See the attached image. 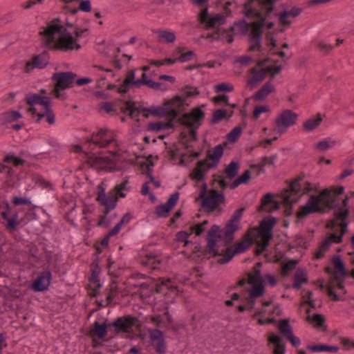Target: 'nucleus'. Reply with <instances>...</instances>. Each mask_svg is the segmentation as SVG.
I'll list each match as a JSON object with an SVG mask.
<instances>
[{
  "label": "nucleus",
  "instance_id": "nucleus-1",
  "mask_svg": "<svg viewBox=\"0 0 354 354\" xmlns=\"http://www.w3.org/2000/svg\"><path fill=\"white\" fill-rule=\"evenodd\" d=\"M132 147L124 150L120 146L115 132L109 129H100L93 133L83 146L90 165L105 171L121 170L132 164L138 158Z\"/></svg>",
  "mask_w": 354,
  "mask_h": 354
},
{
  "label": "nucleus",
  "instance_id": "nucleus-2",
  "mask_svg": "<svg viewBox=\"0 0 354 354\" xmlns=\"http://www.w3.org/2000/svg\"><path fill=\"white\" fill-rule=\"evenodd\" d=\"M277 221L274 217L268 216L260 223L259 227L249 230L245 239L234 246L233 254L227 259H221L219 262L225 263L229 261L235 254L242 253L246 251L253 242L257 245V253L261 254L268 246L270 239L272 238V231Z\"/></svg>",
  "mask_w": 354,
  "mask_h": 354
},
{
  "label": "nucleus",
  "instance_id": "nucleus-3",
  "mask_svg": "<svg viewBox=\"0 0 354 354\" xmlns=\"http://www.w3.org/2000/svg\"><path fill=\"white\" fill-rule=\"evenodd\" d=\"M46 46L52 50L68 51L80 48L76 37L58 20L51 21L44 30Z\"/></svg>",
  "mask_w": 354,
  "mask_h": 354
},
{
  "label": "nucleus",
  "instance_id": "nucleus-4",
  "mask_svg": "<svg viewBox=\"0 0 354 354\" xmlns=\"http://www.w3.org/2000/svg\"><path fill=\"white\" fill-rule=\"evenodd\" d=\"M342 186L331 189H325L318 196L312 195L307 203L301 206L297 212V217L304 218L309 214L319 212L323 208H333L337 205V197L343 194Z\"/></svg>",
  "mask_w": 354,
  "mask_h": 354
},
{
  "label": "nucleus",
  "instance_id": "nucleus-5",
  "mask_svg": "<svg viewBox=\"0 0 354 354\" xmlns=\"http://www.w3.org/2000/svg\"><path fill=\"white\" fill-rule=\"evenodd\" d=\"M243 212V209L236 210L223 230H221L217 225L212 226L207 234V248L209 253L216 254L218 252L216 249L217 236L225 243L230 242L233 239L234 232L239 228Z\"/></svg>",
  "mask_w": 354,
  "mask_h": 354
},
{
  "label": "nucleus",
  "instance_id": "nucleus-6",
  "mask_svg": "<svg viewBox=\"0 0 354 354\" xmlns=\"http://www.w3.org/2000/svg\"><path fill=\"white\" fill-rule=\"evenodd\" d=\"M26 112L35 122H39L46 118L48 124H53L55 116L50 108V99L44 95L29 93L25 97Z\"/></svg>",
  "mask_w": 354,
  "mask_h": 354
},
{
  "label": "nucleus",
  "instance_id": "nucleus-7",
  "mask_svg": "<svg viewBox=\"0 0 354 354\" xmlns=\"http://www.w3.org/2000/svg\"><path fill=\"white\" fill-rule=\"evenodd\" d=\"M348 210L346 207L340 208L335 214L334 221L328 224V227H334L339 225L341 227V234L339 235L332 233L328 235L324 241L319 245L315 252V257L317 259L323 258L328 252L330 246L333 243H339L342 241L343 234L347 231V223L344 221L348 216Z\"/></svg>",
  "mask_w": 354,
  "mask_h": 354
},
{
  "label": "nucleus",
  "instance_id": "nucleus-8",
  "mask_svg": "<svg viewBox=\"0 0 354 354\" xmlns=\"http://www.w3.org/2000/svg\"><path fill=\"white\" fill-rule=\"evenodd\" d=\"M261 265V263H258L252 272L249 274L248 283L250 286V288L248 290L249 297L246 304L239 306V310L241 312L244 310H249L251 313L254 312L256 310L255 299L261 297L265 294L266 291L262 285V277L260 270Z\"/></svg>",
  "mask_w": 354,
  "mask_h": 354
},
{
  "label": "nucleus",
  "instance_id": "nucleus-9",
  "mask_svg": "<svg viewBox=\"0 0 354 354\" xmlns=\"http://www.w3.org/2000/svg\"><path fill=\"white\" fill-rule=\"evenodd\" d=\"M334 268L335 278L333 279L327 288V292L333 300L339 301L343 299L345 294L344 278L346 276L345 265L340 257L335 255L332 259Z\"/></svg>",
  "mask_w": 354,
  "mask_h": 354
},
{
  "label": "nucleus",
  "instance_id": "nucleus-10",
  "mask_svg": "<svg viewBox=\"0 0 354 354\" xmlns=\"http://www.w3.org/2000/svg\"><path fill=\"white\" fill-rule=\"evenodd\" d=\"M142 85H146L149 88L155 91H165L169 90V85L163 82H156L149 80L146 73H143L140 79L136 78L135 71H130L124 82L118 88L120 93H126L129 88H138Z\"/></svg>",
  "mask_w": 354,
  "mask_h": 354
},
{
  "label": "nucleus",
  "instance_id": "nucleus-11",
  "mask_svg": "<svg viewBox=\"0 0 354 354\" xmlns=\"http://www.w3.org/2000/svg\"><path fill=\"white\" fill-rule=\"evenodd\" d=\"M311 189V185L308 182L302 178H298L281 192L280 197L285 205H291L298 202L304 194Z\"/></svg>",
  "mask_w": 354,
  "mask_h": 354
},
{
  "label": "nucleus",
  "instance_id": "nucleus-12",
  "mask_svg": "<svg viewBox=\"0 0 354 354\" xmlns=\"http://www.w3.org/2000/svg\"><path fill=\"white\" fill-rule=\"evenodd\" d=\"M282 315V308L272 300H263L261 308L256 309L252 314V318L259 325H267L276 322L275 317Z\"/></svg>",
  "mask_w": 354,
  "mask_h": 354
},
{
  "label": "nucleus",
  "instance_id": "nucleus-13",
  "mask_svg": "<svg viewBox=\"0 0 354 354\" xmlns=\"http://www.w3.org/2000/svg\"><path fill=\"white\" fill-rule=\"evenodd\" d=\"M269 60L266 59L258 63L259 68H255L252 71L251 76L248 80V84L251 87H254L261 82L268 75L274 77L281 71L280 66H272L266 64Z\"/></svg>",
  "mask_w": 354,
  "mask_h": 354
},
{
  "label": "nucleus",
  "instance_id": "nucleus-14",
  "mask_svg": "<svg viewBox=\"0 0 354 354\" xmlns=\"http://www.w3.org/2000/svg\"><path fill=\"white\" fill-rule=\"evenodd\" d=\"M53 79L55 81V86L53 91L54 96L58 99H64V91L71 87L75 81V76L71 72L57 73L53 74Z\"/></svg>",
  "mask_w": 354,
  "mask_h": 354
},
{
  "label": "nucleus",
  "instance_id": "nucleus-15",
  "mask_svg": "<svg viewBox=\"0 0 354 354\" xmlns=\"http://www.w3.org/2000/svg\"><path fill=\"white\" fill-rule=\"evenodd\" d=\"M207 185L205 183L202 184V190L199 194V198L203 200L202 206L205 211L212 212L217 208L218 205L225 201V196L222 193L216 191H212L206 196Z\"/></svg>",
  "mask_w": 354,
  "mask_h": 354
},
{
  "label": "nucleus",
  "instance_id": "nucleus-16",
  "mask_svg": "<svg viewBox=\"0 0 354 354\" xmlns=\"http://www.w3.org/2000/svg\"><path fill=\"white\" fill-rule=\"evenodd\" d=\"M298 118V114L290 109L281 111L274 120L276 131L280 134L286 133L290 127L297 124Z\"/></svg>",
  "mask_w": 354,
  "mask_h": 354
},
{
  "label": "nucleus",
  "instance_id": "nucleus-17",
  "mask_svg": "<svg viewBox=\"0 0 354 354\" xmlns=\"http://www.w3.org/2000/svg\"><path fill=\"white\" fill-rule=\"evenodd\" d=\"M205 117V113L200 107H196L190 113H185L181 118L183 125L189 128L191 136L195 138V130L199 127Z\"/></svg>",
  "mask_w": 354,
  "mask_h": 354
},
{
  "label": "nucleus",
  "instance_id": "nucleus-18",
  "mask_svg": "<svg viewBox=\"0 0 354 354\" xmlns=\"http://www.w3.org/2000/svg\"><path fill=\"white\" fill-rule=\"evenodd\" d=\"M189 105V102L180 95H176L171 100L164 104L165 113L176 117L178 113L183 111Z\"/></svg>",
  "mask_w": 354,
  "mask_h": 354
},
{
  "label": "nucleus",
  "instance_id": "nucleus-19",
  "mask_svg": "<svg viewBox=\"0 0 354 354\" xmlns=\"http://www.w3.org/2000/svg\"><path fill=\"white\" fill-rule=\"evenodd\" d=\"M148 332L150 344L156 354H166L167 346L163 333L158 329H149Z\"/></svg>",
  "mask_w": 354,
  "mask_h": 354
},
{
  "label": "nucleus",
  "instance_id": "nucleus-20",
  "mask_svg": "<svg viewBox=\"0 0 354 354\" xmlns=\"http://www.w3.org/2000/svg\"><path fill=\"white\" fill-rule=\"evenodd\" d=\"M22 117V114L18 111H7L0 115V124L6 127L10 125L15 130L19 131L24 125L23 122H18Z\"/></svg>",
  "mask_w": 354,
  "mask_h": 354
},
{
  "label": "nucleus",
  "instance_id": "nucleus-21",
  "mask_svg": "<svg viewBox=\"0 0 354 354\" xmlns=\"http://www.w3.org/2000/svg\"><path fill=\"white\" fill-rule=\"evenodd\" d=\"M137 322L136 317L127 316L118 318L112 325L118 332L130 333L133 331V326L136 325Z\"/></svg>",
  "mask_w": 354,
  "mask_h": 354
},
{
  "label": "nucleus",
  "instance_id": "nucleus-22",
  "mask_svg": "<svg viewBox=\"0 0 354 354\" xmlns=\"http://www.w3.org/2000/svg\"><path fill=\"white\" fill-rule=\"evenodd\" d=\"M179 198V193L178 192L172 194L165 203L161 204L156 207V212L158 217H167L171 210L176 205Z\"/></svg>",
  "mask_w": 354,
  "mask_h": 354
},
{
  "label": "nucleus",
  "instance_id": "nucleus-23",
  "mask_svg": "<svg viewBox=\"0 0 354 354\" xmlns=\"http://www.w3.org/2000/svg\"><path fill=\"white\" fill-rule=\"evenodd\" d=\"M51 273L49 271L42 272L33 281L31 288L35 292H44L46 290L50 283Z\"/></svg>",
  "mask_w": 354,
  "mask_h": 354
},
{
  "label": "nucleus",
  "instance_id": "nucleus-24",
  "mask_svg": "<svg viewBox=\"0 0 354 354\" xmlns=\"http://www.w3.org/2000/svg\"><path fill=\"white\" fill-rule=\"evenodd\" d=\"M156 291L162 292L165 295H171L174 296L178 294L175 281H171L170 279H160L157 283Z\"/></svg>",
  "mask_w": 354,
  "mask_h": 354
},
{
  "label": "nucleus",
  "instance_id": "nucleus-25",
  "mask_svg": "<svg viewBox=\"0 0 354 354\" xmlns=\"http://www.w3.org/2000/svg\"><path fill=\"white\" fill-rule=\"evenodd\" d=\"M223 155V147L221 145H217L209 152L207 158L203 161L209 168H214L219 163Z\"/></svg>",
  "mask_w": 354,
  "mask_h": 354
},
{
  "label": "nucleus",
  "instance_id": "nucleus-26",
  "mask_svg": "<svg viewBox=\"0 0 354 354\" xmlns=\"http://www.w3.org/2000/svg\"><path fill=\"white\" fill-rule=\"evenodd\" d=\"M154 38L162 44H171L175 41V33L167 29H156L152 31Z\"/></svg>",
  "mask_w": 354,
  "mask_h": 354
},
{
  "label": "nucleus",
  "instance_id": "nucleus-27",
  "mask_svg": "<svg viewBox=\"0 0 354 354\" xmlns=\"http://www.w3.org/2000/svg\"><path fill=\"white\" fill-rule=\"evenodd\" d=\"M301 12V9L299 7L294 6L289 10H284L279 15V20L280 23L285 26H290L295 19Z\"/></svg>",
  "mask_w": 354,
  "mask_h": 354
},
{
  "label": "nucleus",
  "instance_id": "nucleus-28",
  "mask_svg": "<svg viewBox=\"0 0 354 354\" xmlns=\"http://www.w3.org/2000/svg\"><path fill=\"white\" fill-rule=\"evenodd\" d=\"M49 62V55L46 53H42L32 58L31 62H28L25 66V71L29 72L32 68H43Z\"/></svg>",
  "mask_w": 354,
  "mask_h": 354
},
{
  "label": "nucleus",
  "instance_id": "nucleus-29",
  "mask_svg": "<svg viewBox=\"0 0 354 354\" xmlns=\"http://www.w3.org/2000/svg\"><path fill=\"white\" fill-rule=\"evenodd\" d=\"M209 169V166L203 160L200 161L191 172L190 178L196 182H203L205 176Z\"/></svg>",
  "mask_w": 354,
  "mask_h": 354
},
{
  "label": "nucleus",
  "instance_id": "nucleus-30",
  "mask_svg": "<svg viewBox=\"0 0 354 354\" xmlns=\"http://www.w3.org/2000/svg\"><path fill=\"white\" fill-rule=\"evenodd\" d=\"M97 201L109 210L114 209L117 204V197L113 195H106L104 190L98 193Z\"/></svg>",
  "mask_w": 354,
  "mask_h": 354
},
{
  "label": "nucleus",
  "instance_id": "nucleus-31",
  "mask_svg": "<svg viewBox=\"0 0 354 354\" xmlns=\"http://www.w3.org/2000/svg\"><path fill=\"white\" fill-rule=\"evenodd\" d=\"M268 341L270 344H272L274 346V354H285L286 346L282 342V337L281 336H279V335L272 333L269 336Z\"/></svg>",
  "mask_w": 354,
  "mask_h": 354
},
{
  "label": "nucleus",
  "instance_id": "nucleus-32",
  "mask_svg": "<svg viewBox=\"0 0 354 354\" xmlns=\"http://www.w3.org/2000/svg\"><path fill=\"white\" fill-rule=\"evenodd\" d=\"M307 282L308 274L306 270L301 268H297L294 275L293 287L298 289Z\"/></svg>",
  "mask_w": 354,
  "mask_h": 354
},
{
  "label": "nucleus",
  "instance_id": "nucleus-33",
  "mask_svg": "<svg viewBox=\"0 0 354 354\" xmlns=\"http://www.w3.org/2000/svg\"><path fill=\"white\" fill-rule=\"evenodd\" d=\"M274 91V86L271 82L266 83L254 95L255 100H263Z\"/></svg>",
  "mask_w": 354,
  "mask_h": 354
},
{
  "label": "nucleus",
  "instance_id": "nucleus-34",
  "mask_svg": "<svg viewBox=\"0 0 354 354\" xmlns=\"http://www.w3.org/2000/svg\"><path fill=\"white\" fill-rule=\"evenodd\" d=\"M279 208V204L273 199L271 194H266L261 198V209L269 211L271 209H277Z\"/></svg>",
  "mask_w": 354,
  "mask_h": 354
},
{
  "label": "nucleus",
  "instance_id": "nucleus-35",
  "mask_svg": "<svg viewBox=\"0 0 354 354\" xmlns=\"http://www.w3.org/2000/svg\"><path fill=\"white\" fill-rule=\"evenodd\" d=\"M153 322L156 325L160 328H168L172 323V317L171 315L166 312L164 315L160 316H156L153 318Z\"/></svg>",
  "mask_w": 354,
  "mask_h": 354
},
{
  "label": "nucleus",
  "instance_id": "nucleus-36",
  "mask_svg": "<svg viewBox=\"0 0 354 354\" xmlns=\"http://www.w3.org/2000/svg\"><path fill=\"white\" fill-rule=\"evenodd\" d=\"M322 121V118L320 114H318L316 117L306 120L303 124L304 129L305 131L310 132L317 128Z\"/></svg>",
  "mask_w": 354,
  "mask_h": 354
},
{
  "label": "nucleus",
  "instance_id": "nucleus-37",
  "mask_svg": "<svg viewBox=\"0 0 354 354\" xmlns=\"http://www.w3.org/2000/svg\"><path fill=\"white\" fill-rule=\"evenodd\" d=\"M2 217L3 219L7 221L6 227L10 231H13L17 225V219H18V214H15L12 215V217H8V213L6 212H3L1 213Z\"/></svg>",
  "mask_w": 354,
  "mask_h": 354
},
{
  "label": "nucleus",
  "instance_id": "nucleus-38",
  "mask_svg": "<svg viewBox=\"0 0 354 354\" xmlns=\"http://www.w3.org/2000/svg\"><path fill=\"white\" fill-rule=\"evenodd\" d=\"M306 319L313 326L317 328L322 327L325 323L324 317L319 314H315L312 316L308 315Z\"/></svg>",
  "mask_w": 354,
  "mask_h": 354
},
{
  "label": "nucleus",
  "instance_id": "nucleus-39",
  "mask_svg": "<svg viewBox=\"0 0 354 354\" xmlns=\"http://www.w3.org/2000/svg\"><path fill=\"white\" fill-rule=\"evenodd\" d=\"M277 326L280 332L282 333L286 337L292 332V328L288 319L278 321Z\"/></svg>",
  "mask_w": 354,
  "mask_h": 354
},
{
  "label": "nucleus",
  "instance_id": "nucleus-40",
  "mask_svg": "<svg viewBox=\"0 0 354 354\" xmlns=\"http://www.w3.org/2000/svg\"><path fill=\"white\" fill-rule=\"evenodd\" d=\"M94 332L99 339H103L107 333L106 324L105 323L99 324L95 322Z\"/></svg>",
  "mask_w": 354,
  "mask_h": 354
},
{
  "label": "nucleus",
  "instance_id": "nucleus-41",
  "mask_svg": "<svg viewBox=\"0 0 354 354\" xmlns=\"http://www.w3.org/2000/svg\"><path fill=\"white\" fill-rule=\"evenodd\" d=\"M128 180H124L122 183L115 187L116 194L122 198L126 196L127 193L129 191L130 187L128 185Z\"/></svg>",
  "mask_w": 354,
  "mask_h": 354
},
{
  "label": "nucleus",
  "instance_id": "nucleus-42",
  "mask_svg": "<svg viewBox=\"0 0 354 354\" xmlns=\"http://www.w3.org/2000/svg\"><path fill=\"white\" fill-rule=\"evenodd\" d=\"M239 169V165L236 162H231L225 169L226 175L230 178H234L238 173Z\"/></svg>",
  "mask_w": 354,
  "mask_h": 354
},
{
  "label": "nucleus",
  "instance_id": "nucleus-43",
  "mask_svg": "<svg viewBox=\"0 0 354 354\" xmlns=\"http://www.w3.org/2000/svg\"><path fill=\"white\" fill-rule=\"evenodd\" d=\"M214 89L216 93L230 92L234 89V86L229 82H222L214 85Z\"/></svg>",
  "mask_w": 354,
  "mask_h": 354
},
{
  "label": "nucleus",
  "instance_id": "nucleus-44",
  "mask_svg": "<svg viewBox=\"0 0 354 354\" xmlns=\"http://www.w3.org/2000/svg\"><path fill=\"white\" fill-rule=\"evenodd\" d=\"M3 161L8 164H12L15 166L23 165L24 163V160L21 158L14 156L12 153L8 154L5 158Z\"/></svg>",
  "mask_w": 354,
  "mask_h": 354
},
{
  "label": "nucleus",
  "instance_id": "nucleus-45",
  "mask_svg": "<svg viewBox=\"0 0 354 354\" xmlns=\"http://www.w3.org/2000/svg\"><path fill=\"white\" fill-rule=\"evenodd\" d=\"M92 10L91 2L90 0H82L80 1L79 4V7L77 9H74L73 10V13L75 14L78 10H80L84 12H89Z\"/></svg>",
  "mask_w": 354,
  "mask_h": 354
},
{
  "label": "nucleus",
  "instance_id": "nucleus-46",
  "mask_svg": "<svg viewBox=\"0 0 354 354\" xmlns=\"http://www.w3.org/2000/svg\"><path fill=\"white\" fill-rule=\"evenodd\" d=\"M335 142L334 140H323L319 141L316 147L322 151H326L327 149L332 148L335 146Z\"/></svg>",
  "mask_w": 354,
  "mask_h": 354
},
{
  "label": "nucleus",
  "instance_id": "nucleus-47",
  "mask_svg": "<svg viewBox=\"0 0 354 354\" xmlns=\"http://www.w3.org/2000/svg\"><path fill=\"white\" fill-rule=\"evenodd\" d=\"M241 133L242 129L239 127H236L227 134V140L230 142H234L239 139Z\"/></svg>",
  "mask_w": 354,
  "mask_h": 354
},
{
  "label": "nucleus",
  "instance_id": "nucleus-48",
  "mask_svg": "<svg viewBox=\"0 0 354 354\" xmlns=\"http://www.w3.org/2000/svg\"><path fill=\"white\" fill-rule=\"evenodd\" d=\"M139 113V111L135 106V104L129 102L126 104L124 113L129 115L131 118H136Z\"/></svg>",
  "mask_w": 354,
  "mask_h": 354
},
{
  "label": "nucleus",
  "instance_id": "nucleus-49",
  "mask_svg": "<svg viewBox=\"0 0 354 354\" xmlns=\"http://www.w3.org/2000/svg\"><path fill=\"white\" fill-rule=\"evenodd\" d=\"M261 276L262 277V285L263 286L264 288H265V286L267 284L270 285L272 287H274L277 285V281L273 275H272L270 274H267L263 276L261 274Z\"/></svg>",
  "mask_w": 354,
  "mask_h": 354
},
{
  "label": "nucleus",
  "instance_id": "nucleus-50",
  "mask_svg": "<svg viewBox=\"0 0 354 354\" xmlns=\"http://www.w3.org/2000/svg\"><path fill=\"white\" fill-rule=\"evenodd\" d=\"M270 111L268 105L263 104L256 106L254 109L253 116L254 119L257 120L262 113H266Z\"/></svg>",
  "mask_w": 354,
  "mask_h": 354
},
{
  "label": "nucleus",
  "instance_id": "nucleus-51",
  "mask_svg": "<svg viewBox=\"0 0 354 354\" xmlns=\"http://www.w3.org/2000/svg\"><path fill=\"white\" fill-rule=\"evenodd\" d=\"M12 203L15 205H29L31 204V201L29 198L26 196H15L12 198Z\"/></svg>",
  "mask_w": 354,
  "mask_h": 354
},
{
  "label": "nucleus",
  "instance_id": "nucleus-52",
  "mask_svg": "<svg viewBox=\"0 0 354 354\" xmlns=\"http://www.w3.org/2000/svg\"><path fill=\"white\" fill-rule=\"evenodd\" d=\"M252 58L250 55H243L236 58L234 63L239 64L241 66H248L252 61Z\"/></svg>",
  "mask_w": 354,
  "mask_h": 354
},
{
  "label": "nucleus",
  "instance_id": "nucleus-53",
  "mask_svg": "<svg viewBox=\"0 0 354 354\" xmlns=\"http://www.w3.org/2000/svg\"><path fill=\"white\" fill-rule=\"evenodd\" d=\"M313 293L310 291H306L303 295V302L301 303V306L304 307L306 304H308L312 308L315 307V304L314 303L313 299H312Z\"/></svg>",
  "mask_w": 354,
  "mask_h": 354
},
{
  "label": "nucleus",
  "instance_id": "nucleus-54",
  "mask_svg": "<svg viewBox=\"0 0 354 354\" xmlns=\"http://www.w3.org/2000/svg\"><path fill=\"white\" fill-rule=\"evenodd\" d=\"M158 82H163L169 85V88L171 84H174L176 82V77L172 75H161L158 77Z\"/></svg>",
  "mask_w": 354,
  "mask_h": 354
},
{
  "label": "nucleus",
  "instance_id": "nucleus-55",
  "mask_svg": "<svg viewBox=\"0 0 354 354\" xmlns=\"http://www.w3.org/2000/svg\"><path fill=\"white\" fill-rule=\"evenodd\" d=\"M207 223V221H204L202 223L192 227V233H194L196 236L201 235L205 231V225Z\"/></svg>",
  "mask_w": 354,
  "mask_h": 354
},
{
  "label": "nucleus",
  "instance_id": "nucleus-56",
  "mask_svg": "<svg viewBox=\"0 0 354 354\" xmlns=\"http://www.w3.org/2000/svg\"><path fill=\"white\" fill-rule=\"evenodd\" d=\"M196 58V54L193 50H189L186 53H182L178 57L180 62H186Z\"/></svg>",
  "mask_w": 354,
  "mask_h": 354
},
{
  "label": "nucleus",
  "instance_id": "nucleus-57",
  "mask_svg": "<svg viewBox=\"0 0 354 354\" xmlns=\"http://www.w3.org/2000/svg\"><path fill=\"white\" fill-rule=\"evenodd\" d=\"M226 117V111L224 109H217L213 113L212 122L217 123Z\"/></svg>",
  "mask_w": 354,
  "mask_h": 354
},
{
  "label": "nucleus",
  "instance_id": "nucleus-58",
  "mask_svg": "<svg viewBox=\"0 0 354 354\" xmlns=\"http://www.w3.org/2000/svg\"><path fill=\"white\" fill-rule=\"evenodd\" d=\"M151 127L153 130L160 131L171 129V126L168 122H158L151 124Z\"/></svg>",
  "mask_w": 354,
  "mask_h": 354
},
{
  "label": "nucleus",
  "instance_id": "nucleus-59",
  "mask_svg": "<svg viewBox=\"0 0 354 354\" xmlns=\"http://www.w3.org/2000/svg\"><path fill=\"white\" fill-rule=\"evenodd\" d=\"M198 93L199 92L196 88L189 87L186 88L183 91V94L180 96L185 97L188 100V97L196 96L198 95Z\"/></svg>",
  "mask_w": 354,
  "mask_h": 354
},
{
  "label": "nucleus",
  "instance_id": "nucleus-60",
  "mask_svg": "<svg viewBox=\"0 0 354 354\" xmlns=\"http://www.w3.org/2000/svg\"><path fill=\"white\" fill-rule=\"evenodd\" d=\"M99 110L101 112L111 113L113 111V105L110 102H102L99 105Z\"/></svg>",
  "mask_w": 354,
  "mask_h": 354
},
{
  "label": "nucleus",
  "instance_id": "nucleus-61",
  "mask_svg": "<svg viewBox=\"0 0 354 354\" xmlns=\"http://www.w3.org/2000/svg\"><path fill=\"white\" fill-rule=\"evenodd\" d=\"M189 236V234L185 231H180L176 234V239L180 242H185V245H187L188 243V238Z\"/></svg>",
  "mask_w": 354,
  "mask_h": 354
},
{
  "label": "nucleus",
  "instance_id": "nucleus-62",
  "mask_svg": "<svg viewBox=\"0 0 354 354\" xmlns=\"http://www.w3.org/2000/svg\"><path fill=\"white\" fill-rule=\"evenodd\" d=\"M290 342V343L292 344V345L295 347H299L300 344H301V341H300V339L297 337H296L293 333L292 332L291 333H290L289 335H288L286 337Z\"/></svg>",
  "mask_w": 354,
  "mask_h": 354
},
{
  "label": "nucleus",
  "instance_id": "nucleus-63",
  "mask_svg": "<svg viewBox=\"0 0 354 354\" xmlns=\"http://www.w3.org/2000/svg\"><path fill=\"white\" fill-rule=\"evenodd\" d=\"M317 46L321 50L326 53L329 52L333 48V46L330 44H328L324 41H319L317 44Z\"/></svg>",
  "mask_w": 354,
  "mask_h": 354
},
{
  "label": "nucleus",
  "instance_id": "nucleus-64",
  "mask_svg": "<svg viewBox=\"0 0 354 354\" xmlns=\"http://www.w3.org/2000/svg\"><path fill=\"white\" fill-rule=\"evenodd\" d=\"M342 342L343 344L344 347L345 349L349 350L352 348H354V341L348 339V338H344L342 340Z\"/></svg>",
  "mask_w": 354,
  "mask_h": 354
}]
</instances>
